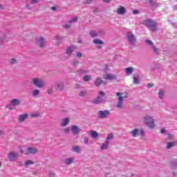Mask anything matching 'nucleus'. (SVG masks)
Segmentation results:
<instances>
[{"label":"nucleus","mask_w":177,"mask_h":177,"mask_svg":"<svg viewBox=\"0 0 177 177\" xmlns=\"http://www.w3.org/2000/svg\"><path fill=\"white\" fill-rule=\"evenodd\" d=\"M142 24L147 27L150 31H157L158 28H157V23L154 21L153 19H145L143 21Z\"/></svg>","instance_id":"nucleus-1"},{"label":"nucleus","mask_w":177,"mask_h":177,"mask_svg":"<svg viewBox=\"0 0 177 177\" xmlns=\"http://www.w3.org/2000/svg\"><path fill=\"white\" fill-rule=\"evenodd\" d=\"M143 120L144 124L149 127V128L153 129L156 127V124H154V119L151 116L146 115L144 116Z\"/></svg>","instance_id":"nucleus-2"},{"label":"nucleus","mask_w":177,"mask_h":177,"mask_svg":"<svg viewBox=\"0 0 177 177\" xmlns=\"http://www.w3.org/2000/svg\"><path fill=\"white\" fill-rule=\"evenodd\" d=\"M116 95L118 96V101L116 104V107L118 109H122V104H124V99L128 97V95L122 93H117Z\"/></svg>","instance_id":"nucleus-3"},{"label":"nucleus","mask_w":177,"mask_h":177,"mask_svg":"<svg viewBox=\"0 0 177 177\" xmlns=\"http://www.w3.org/2000/svg\"><path fill=\"white\" fill-rule=\"evenodd\" d=\"M32 84H33L35 86H37V88H44L45 85V82L38 77H34L33 79H32Z\"/></svg>","instance_id":"nucleus-4"},{"label":"nucleus","mask_w":177,"mask_h":177,"mask_svg":"<svg viewBox=\"0 0 177 177\" xmlns=\"http://www.w3.org/2000/svg\"><path fill=\"white\" fill-rule=\"evenodd\" d=\"M131 133L133 138H137L139 133L141 135V136H143L145 135V131L142 129H140V130L138 129H134L131 131Z\"/></svg>","instance_id":"nucleus-5"},{"label":"nucleus","mask_w":177,"mask_h":177,"mask_svg":"<svg viewBox=\"0 0 177 177\" xmlns=\"http://www.w3.org/2000/svg\"><path fill=\"white\" fill-rule=\"evenodd\" d=\"M109 115H110V111L109 110L98 111V118H107V117H109Z\"/></svg>","instance_id":"nucleus-6"},{"label":"nucleus","mask_w":177,"mask_h":177,"mask_svg":"<svg viewBox=\"0 0 177 177\" xmlns=\"http://www.w3.org/2000/svg\"><path fill=\"white\" fill-rule=\"evenodd\" d=\"M19 157V154L15 152H10L7 156L8 160H10V161H15V160H17Z\"/></svg>","instance_id":"nucleus-7"},{"label":"nucleus","mask_w":177,"mask_h":177,"mask_svg":"<svg viewBox=\"0 0 177 177\" xmlns=\"http://www.w3.org/2000/svg\"><path fill=\"white\" fill-rule=\"evenodd\" d=\"M127 35L129 39V42L132 44H135V41H136L135 35H133V33L131 32H127Z\"/></svg>","instance_id":"nucleus-8"},{"label":"nucleus","mask_w":177,"mask_h":177,"mask_svg":"<svg viewBox=\"0 0 177 177\" xmlns=\"http://www.w3.org/2000/svg\"><path fill=\"white\" fill-rule=\"evenodd\" d=\"M36 44L40 46V48H44V46H45V39L44 37H38L36 39Z\"/></svg>","instance_id":"nucleus-9"},{"label":"nucleus","mask_w":177,"mask_h":177,"mask_svg":"<svg viewBox=\"0 0 177 177\" xmlns=\"http://www.w3.org/2000/svg\"><path fill=\"white\" fill-rule=\"evenodd\" d=\"M94 84H95V86H100V85H106V84H107V82L103 81L102 80V77H97L95 79Z\"/></svg>","instance_id":"nucleus-10"},{"label":"nucleus","mask_w":177,"mask_h":177,"mask_svg":"<svg viewBox=\"0 0 177 177\" xmlns=\"http://www.w3.org/2000/svg\"><path fill=\"white\" fill-rule=\"evenodd\" d=\"M116 78L117 77H115V75L111 73L106 74L104 76V80H106V81H113L116 80Z\"/></svg>","instance_id":"nucleus-11"},{"label":"nucleus","mask_w":177,"mask_h":177,"mask_svg":"<svg viewBox=\"0 0 177 177\" xmlns=\"http://www.w3.org/2000/svg\"><path fill=\"white\" fill-rule=\"evenodd\" d=\"M38 153V149L37 148H34L32 147H30L27 149L26 156H28V154H37Z\"/></svg>","instance_id":"nucleus-12"},{"label":"nucleus","mask_w":177,"mask_h":177,"mask_svg":"<svg viewBox=\"0 0 177 177\" xmlns=\"http://www.w3.org/2000/svg\"><path fill=\"white\" fill-rule=\"evenodd\" d=\"M103 102H104V100L100 96H98L93 100V103L94 104H100V103H103Z\"/></svg>","instance_id":"nucleus-13"},{"label":"nucleus","mask_w":177,"mask_h":177,"mask_svg":"<svg viewBox=\"0 0 177 177\" xmlns=\"http://www.w3.org/2000/svg\"><path fill=\"white\" fill-rule=\"evenodd\" d=\"M71 131L73 135H78L80 133V128L77 125H73L71 127Z\"/></svg>","instance_id":"nucleus-14"},{"label":"nucleus","mask_w":177,"mask_h":177,"mask_svg":"<svg viewBox=\"0 0 177 177\" xmlns=\"http://www.w3.org/2000/svg\"><path fill=\"white\" fill-rule=\"evenodd\" d=\"M27 118H28V114L20 115L18 118V121L19 122H23L26 121V120H27Z\"/></svg>","instance_id":"nucleus-15"},{"label":"nucleus","mask_w":177,"mask_h":177,"mask_svg":"<svg viewBox=\"0 0 177 177\" xmlns=\"http://www.w3.org/2000/svg\"><path fill=\"white\" fill-rule=\"evenodd\" d=\"M74 160H75V158H68L64 160V164L66 165H71V164H73L74 162Z\"/></svg>","instance_id":"nucleus-16"},{"label":"nucleus","mask_w":177,"mask_h":177,"mask_svg":"<svg viewBox=\"0 0 177 177\" xmlns=\"http://www.w3.org/2000/svg\"><path fill=\"white\" fill-rule=\"evenodd\" d=\"M68 122H70V119L68 118H65L61 122V127H67Z\"/></svg>","instance_id":"nucleus-17"},{"label":"nucleus","mask_w":177,"mask_h":177,"mask_svg":"<svg viewBox=\"0 0 177 177\" xmlns=\"http://www.w3.org/2000/svg\"><path fill=\"white\" fill-rule=\"evenodd\" d=\"M10 104L11 106H19V104H20V100H17V99H13L10 101Z\"/></svg>","instance_id":"nucleus-18"},{"label":"nucleus","mask_w":177,"mask_h":177,"mask_svg":"<svg viewBox=\"0 0 177 177\" xmlns=\"http://www.w3.org/2000/svg\"><path fill=\"white\" fill-rule=\"evenodd\" d=\"M54 88H57V89H63V88H64V84L62 82L55 83L54 84Z\"/></svg>","instance_id":"nucleus-19"},{"label":"nucleus","mask_w":177,"mask_h":177,"mask_svg":"<svg viewBox=\"0 0 177 177\" xmlns=\"http://www.w3.org/2000/svg\"><path fill=\"white\" fill-rule=\"evenodd\" d=\"M90 135L91 136L92 138H93V139H96V138H98L99 136V133H97V131L95 130H91L90 131Z\"/></svg>","instance_id":"nucleus-20"},{"label":"nucleus","mask_w":177,"mask_h":177,"mask_svg":"<svg viewBox=\"0 0 177 177\" xmlns=\"http://www.w3.org/2000/svg\"><path fill=\"white\" fill-rule=\"evenodd\" d=\"M117 13H118V15H124V13H125V7L120 6V8L117 9Z\"/></svg>","instance_id":"nucleus-21"},{"label":"nucleus","mask_w":177,"mask_h":177,"mask_svg":"<svg viewBox=\"0 0 177 177\" xmlns=\"http://www.w3.org/2000/svg\"><path fill=\"white\" fill-rule=\"evenodd\" d=\"M126 73L127 75H132V73L133 71V68L132 67H129L125 68Z\"/></svg>","instance_id":"nucleus-22"},{"label":"nucleus","mask_w":177,"mask_h":177,"mask_svg":"<svg viewBox=\"0 0 177 177\" xmlns=\"http://www.w3.org/2000/svg\"><path fill=\"white\" fill-rule=\"evenodd\" d=\"M109 145H110V141H105V143H104L102 146H101V150H106V149H107V147H109Z\"/></svg>","instance_id":"nucleus-23"},{"label":"nucleus","mask_w":177,"mask_h":177,"mask_svg":"<svg viewBox=\"0 0 177 177\" xmlns=\"http://www.w3.org/2000/svg\"><path fill=\"white\" fill-rule=\"evenodd\" d=\"M177 145V141L174 142H167V149H171V147H174V146H176Z\"/></svg>","instance_id":"nucleus-24"},{"label":"nucleus","mask_w":177,"mask_h":177,"mask_svg":"<svg viewBox=\"0 0 177 177\" xmlns=\"http://www.w3.org/2000/svg\"><path fill=\"white\" fill-rule=\"evenodd\" d=\"M93 43L95 44L96 45H103L102 41L99 39H94Z\"/></svg>","instance_id":"nucleus-25"},{"label":"nucleus","mask_w":177,"mask_h":177,"mask_svg":"<svg viewBox=\"0 0 177 177\" xmlns=\"http://www.w3.org/2000/svg\"><path fill=\"white\" fill-rule=\"evenodd\" d=\"M92 79V77H91V75H86L83 77V80L85 82H88V81L91 80Z\"/></svg>","instance_id":"nucleus-26"},{"label":"nucleus","mask_w":177,"mask_h":177,"mask_svg":"<svg viewBox=\"0 0 177 177\" xmlns=\"http://www.w3.org/2000/svg\"><path fill=\"white\" fill-rule=\"evenodd\" d=\"M72 150L75 153H80L81 151V149L80 148V146H75L72 148Z\"/></svg>","instance_id":"nucleus-27"},{"label":"nucleus","mask_w":177,"mask_h":177,"mask_svg":"<svg viewBox=\"0 0 177 177\" xmlns=\"http://www.w3.org/2000/svg\"><path fill=\"white\" fill-rule=\"evenodd\" d=\"M74 52L73 47H69L66 49V55H71Z\"/></svg>","instance_id":"nucleus-28"},{"label":"nucleus","mask_w":177,"mask_h":177,"mask_svg":"<svg viewBox=\"0 0 177 177\" xmlns=\"http://www.w3.org/2000/svg\"><path fill=\"white\" fill-rule=\"evenodd\" d=\"M89 34L93 37H97V32L95 30H91Z\"/></svg>","instance_id":"nucleus-29"},{"label":"nucleus","mask_w":177,"mask_h":177,"mask_svg":"<svg viewBox=\"0 0 177 177\" xmlns=\"http://www.w3.org/2000/svg\"><path fill=\"white\" fill-rule=\"evenodd\" d=\"M145 44H147V45H149L150 46H152V47L154 46L153 41H151V40H149V39L145 40Z\"/></svg>","instance_id":"nucleus-30"},{"label":"nucleus","mask_w":177,"mask_h":177,"mask_svg":"<svg viewBox=\"0 0 177 177\" xmlns=\"http://www.w3.org/2000/svg\"><path fill=\"white\" fill-rule=\"evenodd\" d=\"M39 95V90H35L32 92V96L35 97V96H38Z\"/></svg>","instance_id":"nucleus-31"},{"label":"nucleus","mask_w":177,"mask_h":177,"mask_svg":"<svg viewBox=\"0 0 177 177\" xmlns=\"http://www.w3.org/2000/svg\"><path fill=\"white\" fill-rule=\"evenodd\" d=\"M113 138H114V135H113V133L109 134L106 141L109 142V140L113 139Z\"/></svg>","instance_id":"nucleus-32"},{"label":"nucleus","mask_w":177,"mask_h":177,"mask_svg":"<svg viewBox=\"0 0 177 177\" xmlns=\"http://www.w3.org/2000/svg\"><path fill=\"white\" fill-rule=\"evenodd\" d=\"M152 49H153V51H154V53H155L156 55H159V54H160V52H159L158 48H156V46H152Z\"/></svg>","instance_id":"nucleus-33"},{"label":"nucleus","mask_w":177,"mask_h":177,"mask_svg":"<svg viewBox=\"0 0 177 177\" xmlns=\"http://www.w3.org/2000/svg\"><path fill=\"white\" fill-rule=\"evenodd\" d=\"M133 84H139V76L133 77Z\"/></svg>","instance_id":"nucleus-34"},{"label":"nucleus","mask_w":177,"mask_h":177,"mask_svg":"<svg viewBox=\"0 0 177 177\" xmlns=\"http://www.w3.org/2000/svg\"><path fill=\"white\" fill-rule=\"evenodd\" d=\"M78 21V17H75V18H73L71 19L68 23L69 24H71V23H73V21Z\"/></svg>","instance_id":"nucleus-35"},{"label":"nucleus","mask_w":177,"mask_h":177,"mask_svg":"<svg viewBox=\"0 0 177 177\" xmlns=\"http://www.w3.org/2000/svg\"><path fill=\"white\" fill-rule=\"evenodd\" d=\"M32 164H34V162H32V160H26L25 162V165H32Z\"/></svg>","instance_id":"nucleus-36"},{"label":"nucleus","mask_w":177,"mask_h":177,"mask_svg":"<svg viewBox=\"0 0 177 177\" xmlns=\"http://www.w3.org/2000/svg\"><path fill=\"white\" fill-rule=\"evenodd\" d=\"M9 63L10 64H15V63H17V60L15 58H12L9 60Z\"/></svg>","instance_id":"nucleus-37"},{"label":"nucleus","mask_w":177,"mask_h":177,"mask_svg":"<svg viewBox=\"0 0 177 177\" xmlns=\"http://www.w3.org/2000/svg\"><path fill=\"white\" fill-rule=\"evenodd\" d=\"M158 95L160 99H162V97H164V91H162V90L160 91Z\"/></svg>","instance_id":"nucleus-38"},{"label":"nucleus","mask_w":177,"mask_h":177,"mask_svg":"<svg viewBox=\"0 0 177 177\" xmlns=\"http://www.w3.org/2000/svg\"><path fill=\"white\" fill-rule=\"evenodd\" d=\"M48 176L49 177H56V174H55V172H53V171H50L48 173Z\"/></svg>","instance_id":"nucleus-39"},{"label":"nucleus","mask_w":177,"mask_h":177,"mask_svg":"<svg viewBox=\"0 0 177 177\" xmlns=\"http://www.w3.org/2000/svg\"><path fill=\"white\" fill-rule=\"evenodd\" d=\"M80 96L84 97V96H86V91H82L80 93Z\"/></svg>","instance_id":"nucleus-40"},{"label":"nucleus","mask_w":177,"mask_h":177,"mask_svg":"<svg viewBox=\"0 0 177 177\" xmlns=\"http://www.w3.org/2000/svg\"><path fill=\"white\" fill-rule=\"evenodd\" d=\"M30 3L34 4V3H38L39 2V0H30Z\"/></svg>","instance_id":"nucleus-41"},{"label":"nucleus","mask_w":177,"mask_h":177,"mask_svg":"<svg viewBox=\"0 0 177 177\" xmlns=\"http://www.w3.org/2000/svg\"><path fill=\"white\" fill-rule=\"evenodd\" d=\"M64 133H68L70 132V129L68 127H66L64 129Z\"/></svg>","instance_id":"nucleus-42"},{"label":"nucleus","mask_w":177,"mask_h":177,"mask_svg":"<svg viewBox=\"0 0 177 177\" xmlns=\"http://www.w3.org/2000/svg\"><path fill=\"white\" fill-rule=\"evenodd\" d=\"M84 143L86 145H88V142H89V139L88 138V137H84Z\"/></svg>","instance_id":"nucleus-43"},{"label":"nucleus","mask_w":177,"mask_h":177,"mask_svg":"<svg viewBox=\"0 0 177 177\" xmlns=\"http://www.w3.org/2000/svg\"><path fill=\"white\" fill-rule=\"evenodd\" d=\"M47 93H48V95H53V90H52V89H48V90L47 91Z\"/></svg>","instance_id":"nucleus-44"},{"label":"nucleus","mask_w":177,"mask_h":177,"mask_svg":"<svg viewBox=\"0 0 177 177\" xmlns=\"http://www.w3.org/2000/svg\"><path fill=\"white\" fill-rule=\"evenodd\" d=\"M77 57H79L80 59H81V57H82V53H77Z\"/></svg>","instance_id":"nucleus-45"},{"label":"nucleus","mask_w":177,"mask_h":177,"mask_svg":"<svg viewBox=\"0 0 177 177\" xmlns=\"http://www.w3.org/2000/svg\"><path fill=\"white\" fill-rule=\"evenodd\" d=\"M153 86H154V84L150 83V84H148V85H147V88H153Z\"/></svg>","instance_id":"nucleus-46"},{"label":"nucleus","mask_w":177,"mask_h":177,"mask_svg":"<svg viewBox=\"0 0 177 177\" xmlns=\"http://www.w3.org/2000/svg\"><path fill=\"white\" fill-rule=\"evenodd\" d=\"M104 95H105L104 92H103V91H100L99 92V95L100 96H104Z\"/></svg>","instance_id":"nucleus-47"},{"label":"nucleus","mask_w":177,"mask_h":177,"mask_svg":"<svg viewBox=\"0 0 177 177\" xmlns=\"http://www.w3.org/2000/svg\"><path fill=\"white\" fill-rule=\"evenodd\" d=\"M133 15H138V14L139 13V10H134L133 11Z\"/></svg>","instance_id":"nucleus-48"},{"label":"nucleus","mask_w":177,"mask_h":177,"mask_svg":"<svg viewBox=\"0 0 177 177\" xmlns=\"http://www.w3.org/2000/svg\"><path fill=\"white\" fill-rule=\"evenodd\" d=\"M64 28H66V30H68V28H70V25L68 24H66L64 26Z\"/></svg>","instance_id":"nucleus-49"},{"label":"nucleus","mask_w":177,"mask_h":177,"mask_svg":"<svg viewBox=\"0 0 177 177\" xmlns=\"http://www.w3.org/2000/svg\"><path fill=\"white\" fill-rule=\"evenodd\" d=\"M73 66H77V64H78V61H77V60L75 59V60L73 61Z\"/></svg>","instance_id":"nucleus-50"},{"label":"nucleus","mask_w":177,"mask_h":177,"mask_svg":"<svg viewBox=\"0 0 177 177\" xmlns=\"http://www.w3.org/2000/svg\"><path fill=\"white\" fill-rule=\"evenodd\" d=\"M51 10H57V8H56V6H53V7H51Z\"/></svg>","instance_id":"nucleus-51"},{"label":"nucleus","mask_w":177,"mask_h":177,"mask_svg":"<svg viewBox=\"0 0 177 177\" xmlns=\"http://www.w3.org/2000/svg\"><path fill=\"white\" fill-rule=\"evenodd\" d=\"M160 133H165V129H162L160 130Z\"/></svg>","instance_id":"nucleus-52"},{"label":"nucleus","mask_w":177,"mask_h":177,"mask_svg":"<svg viewBox=\"0 0 177 177\" xmlns=\"http://www.w3.org/2000/svg\"><path fill=\"white\" fill-rule=\"evenodd\" d=\"M7 108L9 109V110H13L11 105H8Z\"/></svg>","instance_id":"nucleus-53"},{"label":"nucleus","mask_w":177,"mask_h":177,"mask_svg":"<svg viewBox=\"0 0 177 177\" xmlns=\"http://www.w3.org/2000/svg\"><path fill=\"white\" fill-rule=\"evenodd\" d=\"M26 8H27V9H29V10H30V9H31V8L30 7V4H27Z\"/></svg>","instance_id":"nucleus-54"},{"label":"nucleus","mask_w":177,"mask_h":177,"mask_svg":"<svg viewBox=\"0 0 177 177\" xmlns=\"http://www.w3.org/2000/svg\"><path fill=\"white\" fill-rule=\"evenodd\" d=\"M103 2H106V3H108L109 2H110V1L111 0H102Z\"/></svg>","instance_id":"nucleus-55"},{"label":"nucleus","mask_w":177,"mask_h":177,"mask_svg":"<svg viewBox=\"0 0 177 177\" xmlns=\"http://www.w3.org/2000/svg\"><path fill=\"white\" fill-rule=\"evenodd\" d=\"M30 117H38V115L37 114H32Z\"/></svg>","instance_id":"nucleus-56"},{"label":"nucleus","mask_w":177,"mask_h":177,"mask_svg":"<svg viewBox=\"0 0 177 177\" xmlns=\"http://www.w3.org/2000/svg\"><path fill=\"white\" fill-rule=\"evenodd\" d=\"M0 9H3V6L2 4H0Z\"/></svg>","instance_id":"nucleus-57"},{"label":"nucleus","mask_w":177,"mask_h":177,"mask_svg":"<svg viewBox=\"0 0 177 177\" xmlns=\"http://www.w3.org/2000/svg\"><path fill=\"white\" fill-rule=\"evenodd\" d=\"M168 136H169V138H171V134H168Z\"/></svg>","instance_id":"nucleus-58"},{"label":"nucleus","mask_w":177,"mask_h":177,"mask_svg":"<svg viewBox=\"0 0 177 177\" xmlns=\"http://www.w3.org/2000/svg\"><path fill=\"white\" fill-rule=\"evenodd\" d=\"M21 153H24V151L23 150L21 149Z\"/></svg>","instance_id":"nucleus-59"},{"label":"nucleus","mask_w":177,"mask_h":177,"mask_svg":"<svg viewBox=\"0 0 177 177\" xmlns=\"http://www.w3.org/2000/svg\"><path fill=\"white\" fill-rule=\"evenodd\" d=\"M149 2H151V0H149Z\"/></svg>","instance_id":"nucleus-60"},{"label":"nucleus","mask_w":177,"mask_h":177,"mask_svg":"<svg viewBox=\"0 0 177 177\" xmlns=\"http://www.w3.org/2000/svg\"><path fill=\"white\" fill-rule=\"evenodd\" d=\"M19 164H21V162H19Z\"/></svg>","instance_id":"nucleus-61"},{"label":"nucleus","mask_w":177,"mask_h":177,"mask_svg":"<svg viewBox=\"0 0 177 177\" xmlns=\"http://www.w3.org/2000/svg\"><path fill=\"white\" fill-rule=\"evenodd\" d=\"M1 167V163H0V167Z\"/></svg>","instance_id":"nucleus-62"},{"label":"nucleus","mask_w":177,"mask_h":177,"mask_svg":"<svg viewBox=\"0 0 177 177\" xmlns=\"http://www.w3.org/2000/svg\"><path fill=\"white\" fill-rule=\"evenodd\" d=\"M176 74H177V72H176Z\"/></svg>","instance_id":"nucleus-63"}]
</instances>
